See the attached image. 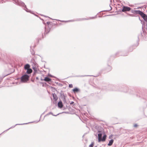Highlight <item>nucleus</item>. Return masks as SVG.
<instances>
[{
    "mask_svg": "<svg viewBox=\"0 0 147 147\" xmlns=\"http://www.w3.org/2000/svg\"><path fill=\"white\" fill-rule=\"evenodd\" d=\"M29 76L27 75H24L22 76L21 78V81L23 82H26L29 79Z\"/></svg>",
    "mask_w": 147,
    "mask_h": 147,
    "instance_id": "f257e3e1",
    "label": "nucleus"
},
{
    "mask_svg": "<svg viewBox=\"0 0 147 147\" xmlns=\"http://www.w3.org/2000/svg\"><path fill=\"white\" fill-rule=\"evenodd\" d=\"M131 8L128 7H124L122 11L123 12L129 11L130 10Z\"/></svg>",
    "mask_w": 147,
    "mask_h": 147,
    "instance_id": "f03ea898",
    "label": "nucleus"
},
{
    "mask_svg": "<svg viewBox=\"0 0 147 147\" xmlns=\"http://www.w3.org/2000/svg\"><path fill=\"white\" fill-rule=\"evenodd\" d=\"M141 16L144 20L147 22V16L143 13Z\"/></svg>",
    "mask_w": 147,
    "mask_h": 147,
    "instance_id": "7ed1b4c3",
    "label": "nucleus"
},
{
    "mask_svg": "<svg viewBox=\"0 0 147 147\" xmlns=\"http://www.w3.org/2000/svg\"><path fill=\"white\" fill-rule=\"evenodd\" d=\"M134 13L136 14H138L141 16L143 13V12L140 10H135L134 11Z\"/></svg>",
    "mask_w": 147,
    "mask_h": 147,
    "instance_id": "20e7f679",
    "label": "nucleus"
},
{
    "mask_svg": "<svg viewBox=\"0 0 147 147\" xmlns=\"http://www.w3.org/2000/svg\"><path fill=\"white\" fill-rule=\"evenodd\" d=\"M42 80H44L45 81L47 82H49L51 81V79L50 78H49L46 77H45V79L43 80L41 79Z\"/></svg>",
    "mask_w": 147,
    "mask_h": 147,
    "instance_id": "39448f33",
    "label": "nucleus"
},
{
    "mask_svg": "<svg viewBox=\"0 0 147 147\" xmlns=\"http://www.w3.org/2000/svg\"><path fill=\"white\" fill-rule=\"evenodd\" d=\"M30 66L28 64H26L24 67V69L26 70L28 69L29 68H30Z\"/></svg>",
    "mask_w": 147,
    "mask_h": 147,
    "instance_id": "423d86ee",
    "label": "nucleus"
},
{
    "mask_svg": "<svg viewBox=\"0 0 147 147\" xmlns=\"http://www.w3.org/2000/svg\"><path fill=\"white\" fill-rule=\"evenodd\" d=\"M58 105L59 107L61 108L63 106L62 103L61 102H59L58 103Z\"/></svg>",
    "mask_w": 147,
    "mask_h": 147,
    "instance_id": "0eeeda50",
    "label": "nucleus"
},
{
    "mask_svg": "<svg viewBox=\"0 0 147 147\" xmlns=\"http://www.w3.org/2000/svg\"><path fill=\"white\" fill-rule=\"evenodd\" d=\"M114 140L113 139H111L110 140L108 144V145L109 146H111L113 144V142Z\"/></svg>",
    "mask_w": 147,
    "mask_h": 147,
    "instance_id": "6e6552de",
    "label": "nucleus"
},
{
    "mask_svg": "<svg viewBox=\"0 0 147 147\" xmlns=\"http://www.w3.org/2000/svg\"><path fill=\"white\" fill-rule=\"evenodd\" d=\"M32 72V70L30 68L27 69L26 73L27 74H30Z\"/></svg>",
    "mask_w": 147,
    "mask_h": 147,
    "instance_id": "1a4fd4ad",
    "label": "nucleus"
},
{
    "mask_svg": "<svg viewBox=\"0 0 147 147\" xmlns=\"http://www.w3.org/2000/svg\"><path fill=\"white\" fill-rule=\"evenodd\" d=\"M98 141L100 142L101 141V139L102 137V134L101 133L98 134Z\"/></svg>",
    "mask_w": 147,
    "mask_h": 147,
    "instance_id": "9d476101",
    "label": "nucleus"
},
{
    "mask_svg": "<svg viewBox=\"0 0 147 147\" xmlns=\"http://www.w3.org/2000/svg\"><path fill=\"white\" fill-rule=\"evenodd\" d=\"M106 135H104L102 137V139L101 138V141H105V140L106 138Z\"/></svg>",
    "mask_w": 147,
    "mask_h": 147,
    "instance_id": "9b49d317",
    "label": "nucleus"
},
{
    "mask_svg": "<svg viewBox=\"0 0 147 147\" xmlns=\"http://www.w3.org/2000/svg\"><path fill=\"white\" fill-rule=\"evenodd\" d=\"M73 90V92H78L79 91V89L78 88H75Z\"/></svg>",
    "mask_w": 147,
    "mask_h": 147,
    "instance_id": "f8f14e48",
    "label": "nucleus"
},
{
    "mask_svg": "<svg viewBox=\"0 0 147 147\" xmlns=\"http://www.w3.org/2000/svg\"><path fill=\"white\" fill-rule=\"evenodd\" d=\"M94 144V142H92L91 144L89 145V147H93Z\"/></svg>",
    "mask_w": 147,
    "mask_h": 147,
    "instance_id": "ddd939ff",
    "label": "nucleus"
},
{
    "mask_svg": "<svg viewBox=\"0 0 147 147\" xmlns=\"http://www.w3.org/2000/svg\"><path fill=\"white\" fill-rule=\"evenodd\" d=\"M69 88H72L73 87V86L72 84H69Z\"/></svg>",
    "mask_w": 147,
    "mask_h": 147,
    "instance_id": "4468645a",
    "label": "nucleus"
},
{
    "mask_svg": "<svg viewBox=\"0 0 147 147\" xmlns=\"http://www.w3.org/2000/svg\"><path fill=\"white\" fill-rule=\"evenodd\" d=\"M55 96H56V95L55 94H53V96L54 97V98L55 99H57V97H56V98H55Z\"/></svg>",
    "mask_w": 147,
    "mask_h": 147,
    "instance_id": "2eb2a0df",
    "label": "nucleus"
},
{
    "mask_svg": "<svg viewBox=\"0 0 147 147\" xmlns=\"http://www.w3.org/2000/svg\"><path fill=\"white\" fill-rule=\"evenodd\" d=\"M33 69L35 71H36V68L35 67H33Z\"/></svg>",
    "mask_w": 147,
    "mask_h": 147,
    "instance_id": "dca6fc26",
    "label": "nucleus"
},
{
    "mask_svg": "<svg viewBox=\"0 0 147 147\" xmlns=\"http://www.w3.org/2000/svg\"><path fill=\"white\" fill-rule=\"evenodd\" d=\"M134 127H136L137 126V125L136 124H135L134 125Z\"/></svg>",
    "mask_w": 147,
    "mask_h": 147,
    "instance_id": "f3484780",
    "label": "nucleus"
},
{
    "mask_svg": "<svg viewBox=\"0 0 147 147\" xmlns=\"http://www.w3.org/2000/svg\"><path fill=\"white\" fill-rule=\"evenodd\" d=\"M47 24H49V22H47Z\"/></svg>",
    "mask_w": 147,
    "mask_h": 147,
    "instance_id": "a211bd4d",
    "label": "nucleus"
},
{
    "mask_svg": "<svg viewBox=\"0 0 147 147\" xmlns=\"http://www.w3.org/2000/svg\"><path fill=\"white\" fill-rule=\"evenodd\" d=\"M73 103H74V102H72L71 103V104H72Z\"/></svg>",
    "mask_w": 147,
    "mask_h": 147,
    "instance_id": "6ab92c4d",
    "label": "nucleus"
},
{
    "mask_svg": "<svg viewBox=\"0 0 147 147\" xmlns=\"http://www.w3.org/2000/svg\"><path fill=\"white\" fill-rule=\"evenodd\" d=\"M49 114H52V113H50Z\"/></svg>",
    "mask_w": 147,
    "mask_h": 147,
    "instance_id": "aec40b11",
    "label": "nucleus"
},
{
    "mask_svg": "<svg viewBox=\"0 0 147 147\" xmlns=\"http://www.w3.org/2000/svg\"><path fill=\"white\" fill-rule=\"evenodd\" d=\"M54 116H57V115H54Z\"/></svg>",
    "mask_w": 147,
    "mask_h": 147,
    "instance_id": "412c9836",
    "label": "nucleus"
},
{
    "mask_svg": "<svg viewBox=\"0 0 147 147\" xmlns=\"http://www.w3.org/2000/svg\"><path fill=\"white\" fill-rule=\"evenodd\" d=\"M109 138H111V137H109Z\"/></svg>",
    "mask_w": 147,
    "mask_h": 147,
    "instance_id": "4be33fe9",
    "label": "nucleus"
},
{
    "mask_svg": "<svg viewBox=\"0 0 147 147\" xmlns=\"http://www.w3.org/2000/svg\"><path fill=\"white\" fill-rule=\"evenodd\" d=\"M95 147H97V146H95Z\"/></svg>",
    "mask_w": 147,
    "mask_h": 147,
    "instance_id": "5701e85b",
    "label": "nucleus"
}]
</instances>
